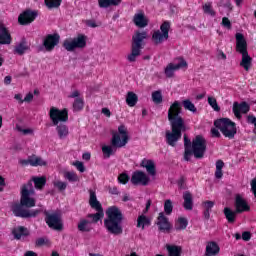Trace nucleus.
Instances as JSON below:
<instances>
[{"instance_id": "obj_1", "label": "nucleus", "mask_w": 256, "mask_h": 256, "mask_svg": "<svg viewBox=\"0 0 256 256\" xmlns=\"http://www.w3.org/2000/svg\"><path fill=\"white\" fill-rule=\"evenodd\" d=\"M181 115V102L174 101L168 109V121H170L172 131H166V143L175 147V143L181 139V131H185V121Z\"/></svg>"}, {"instance_id": "obj_2", "label": "nucleus", "mask_w": 256, "mask_h": 256, "mask_svg": "<svg viewBox=\"0 0 256 256\" xmlns=\"http://www.w3.org/2000/svg\"><path fill=\"white\" fill-rule=\"evenodd\" d=\"M32 195H35V190H33L32 184L29 182L22 187L20 204H14L12 206V212L16 217L29 219L41 213L40 210H30L31 207H35L36 203V200Z\"/></svg>"}, {"instance_id": "obj_3", "label": "nucleus", "mask_w": 256, "mask_h": 256, "mask_svg": "<svg viewBox=\"0 0 256 256\" xmlns=\"http://www.w3.org/2000/svg\"><path fill=\"white\" fill-rule=\"evenodd\" d=\"M129 143V133L127 127L121 125L118 127V132L112 134L111 145H105L102 147V153L105 159H109L111 155H115L117 148L125 147Z\"/></svg>"}, {"instance_id": "obj_4", "label": "nucleus", "mask_w": 256, "mask_h": 256, "mask_svg": "<svg viewBox=\"0 0 256 256\" xmlns=\"http://www.w3.org/2000/svg\"><path fill=\"white\" fill-rule=\"evenodd\" d=\"M106 217L104 227H106L108 233L123 235V212L118 207L111 206L106 211Z\"/></svg>"}, {"instance_id": "obj_5", "label": "nucleus", "mask_w": 256, "mask_h": 256, "mask_svg": "<svg viewBox=\"0 0 256 256\" xmlns=\"http://www.w3.org/2000/svg\"><path fill=\"white\" fill-rule=\"evenodd\" d=\"M149 37V34L146 31L135 32L132 36V45H131V53L127 56V60L130 63H134L137 61V57L141 55V49L145 47V39Z\"/></svg>"}, {"instance_id": "obj_6", "label": "nucleus", "mask_w": 256, "mask_h": 256, "mask_svg": "<svg viewBox=\"0 0 256 256\" xmlns=\"http://www.w3.org/2000/svg\"><path fill=\"white\" fill-rule=\"evenodd\" d=\"M214 125L221 131L224 137H227L228 139H235V135H237V126L235 122L228 118H221L216 120Z\"/></svg>"}, {"instance_id": "obj_7", "label": "nucleus", "mask_w": 256, "mask_h": 256, "mask_svg": "<svg viewBox=\"0 0 256 256\" xmlns=\"http://www.w3.org/2000/svg\"><path fill=\"white\" fill-rule=\"evenodd\" d=\"M205 151H207V140L202 135H197L192 140L191 155L196 159H203Z\"/></svg>"}, {"instance_id": "obj_8", "label": "nucleus", "mask_w": 256, "mask_h": 256, "mask_svg": "<svg viewBox=\"0 0 256 256\" xmlns=\"http://www.w3.org/2000/svg\"><path fill=\"white\" fill-rule=\"evenodd\" d=\"M63 47L66 51H74L75 49H85L87 47V36L79 34L75 38L64 40Z\"/></svg>"}, {"instance_id": "obj_9", "label": "nucleus", "mask_w": 256, "mask_h": 256, "mask_svg": "<svg viewBox=\"0 0 256 256\" xmlns=\"http://www.w3.org/2000/svg\"><path fill=\"white\" fill-rule=\"evenodd\" d=\"M49 118L53 125L67 123V121H69V110H67V108L60 110L59 108L52 106L49 111Z\"/></svg>"}, {"instance_id": "obj_10", "label": "nucleus", "mask_w": 256, "mask_h": 256, "mask_svg": "<svg viewBox=\"0 0 256 256\" xmlns=\"http://www.w3.org/2000/svg\"><path fill=\"white\" fill-rule=\"evenodd\" d=\"M169 29H171V24L164 22L160 26V30H156L152 34L153 43H155V45H161L163 41H167V39H169Z\"/></svg>"}, {"instance_id": "obj_11", "label": "nucleus", "mask_w": 256, "mask_h": 256, "mask_svg": "<svg viewBox=\"0 0 256 256\" xmlns=\"http://www.w3.org/2000/svg\"><path fill=\"white\" fill-rule=\"evenodd\" d=\"M89 205L92 209L97 211L95 214H90V217H94V221H100L103 217V206H101V202L97 200V194L93 190H90Z\"/></svg>"}, {"instance_id": "obj_12", "label": "nucleus", "mask_w": 256, "mask_h": 256, "mask_svg": "<svg viewBox=\"0 0 256 256\" xmlns=\"http://www.w3.org/2000/svg\"><path fill=\"white\" fill-rule=\"evenodd\" d=\"M187 68V61L183 58H177L174 60V63H169L165 68L166 77H173L175 75V71H179V69Z\"/></svg>"}, {"instance_id": "obj_13", "label": "nucleus", "mask_w": 256, "mask_h": 256, "mask_svg": "<svg viewBox=\"0 0 256 256\" xmlns=\"http://www.w3.org/2000/svg\"><path fill=\"white\" fill-rule=\"evenodd\" d=\"M99 220H95V217L88 214L85 218H81L78 222L77 229L81 233H89L93 230V223H98Z\"/></svg>"}, {"instance_id": "obj_14", "label": "nucleus", "mask_w": 256, "mask_h": 256, "mask_svg": "<svg viewBox=\"0 0 256 256\" xmlns=\"http://www.w3.org/2000/svg\"><path fill=\"white\" fill-rule=\"evenodd\" d=\"M45 215V221L50 229H54L55 231H61V229H63V223L61 222V216L59 214H49V212H46Z\"/></svg>"}, {"instance_id": "obj_15", "label": "nucleus", "mask_w": 256, "mask_h": 256, "mask_svg": "<svg viewBox=\"0 0 256 256\" xmlns=\"http://www.w3.org/2000/svg\"><path fill=\"white\" fill-rule=\"evenodd\" d=\"M38 15V12L35 10H26L18 16V23L20 25H31Z\"/></svg>"}, {"instance_id": "obj_16", "label": "nucleus", "mask_w": 256, "mask_h": 256, "mask_svg": "<svg viewBox=\"0 0 256 256\" xmlns=\"http://www.w3.org/2000/svg\"><path fill=\"white\" fill-rule=\"evenodd\" d=\"M150 178L143 171H135L131 177L132 185H149Z\"/></svg>"}, {"instance_id": "obj_17", "label": "nucleus", "mask_w": 256, "mask_h": 256, "mask_svg": "<svg viewBox=\"0 0 256 256\" xmlns=\"http://www.w3.org/2000/svg\"><path fill=\"white\" fill-rule=\"evenodd\" d=\"M11 43H13V37H11L9 28L3 22H0V45H11Z\"/></svg>"}, {"instance_id": "obj_18", "label": "nucleus", "mask_w": 256, "mask_h": 256, "mask_svg": "<svg viewBox=\"0 0 256 256\" xmlns=\"http://www.w3.org/2000/svg\"><path fill=\"white\" fill-rule=\"evenodd\" d=\"M59 39H61L59 34L47 35L43 43L46 51H53L56 45H59Z\"/></svg>"}, {"instance_id": "obj_19", "label": "nucleus", "mask_w": 256, "mask_h": 256, "mask_svg": "<svg viewBox=\"0 0 256 256\" xmlns=\"http://www.w3.org/2000/svg\"><path fill=\"white\" fill-rule=\"evenodd\" d=\"M250 107L247 102L237 103L234 102L233 104V113L237 119H241V113H249Z\"/></svg>"}, {"instance_id": "obj_20", "label": "nucleus", "mask_w": 256, "mask_h": 256, "mask_svg": "<svg viewBox=\"0 0 256 256\" xmlns=\"http://www.w3.org/2000/svg\"><path fill=\"white\" fill-rule=\"evenodd\" d=\"M236 41V51H238V53H241V55H246L247 53H249L247 52V41H245L243 34L237 33Z\"/></svg>"}, {"instance_id": "obj_21", "label": "nucleus", "mask_w": 256, "mask_h": 256, "mask_svg": "<svg viewBox=\"0 0 256 256\" xmlns=\"http://www.w3.org/2000/svg\"><path fill=\"white\" fill-rule=\"evenodd\" d=\"M157 225L160 231H169L171 229V223H169V218L165 217L163 212L159 213L157 218Z\"/></svg>"}, {"instance_id": "obj_22", "label": "nucleus", "mask_w": 256, "mask_h": 256, "mask_svg": "<svg viewBox=\"0 0 256 256\" xmlns=\"http://www.w3.org/2000/svg\"><path fill=\"white\" fill-rule=\"evenodd\" d=\"M221 251V248L219 247V244L215 241H210L206 245V256H217L219 255V252Z\"/></svg>"}, {"instance_id": "obj_23", "label": "nucleus", "mask_w": 256, "mask_h": 256, "mask_svg": "<svg viewBox=\"0 0 256 256\" xmlns=\"http://www.w3.org/2000/svg\"><path fill=\"white\" fill-rule=\"evenodd\" d=\"M236 213H245V211H250L251 207L247 205V201L241 196H236L235 200Z\"/></svg>"}, {"instance_id": "obj_24", "label": "nucleus", "mask_w": 256, "mask_h": 256, "mask_svg": "<svg viewBox=\"0 0 256 256\" xmlns=\"http://www.w3.org/2000/svg\"><path fill=\"white\" fill-rule=\"evenodd\" d=\"M12 234L14 235V239L21 240L25 239V237H29V229L24 226H18L13 229Z\"/></svg>"}, {"instance_id": "obj_25", "label": "nucleus", "mask_w": 256, "mask_h": 256, "mask_svg": "<svg viewBox=\"0 0 256 256\" xmlns=\"http://www.w3.org/2000/svg\"><path fill=\"white\" fill-rule=\"evenodd\" d=\"M133 22L136 27L140 28L147 27V25H149V20H147L144 13L135 14Z\"/></svg>"}, {"instance_id": "obj_26", "label": "nucleus", "mask_w": 256, "mask_h": 256, "mask_svg": "<svg viewBox=\"0 0 256 256\" xmlns=\"http://www.w3.org/2000/svg\"><path fill=\"white\" fill-rule=\"evenodd\" d=\"M140 165L146 169L148 175H152V177L156 175L157 171L153 160L143 159Z\"/></svg>"}, {"instance_id": "obj_27", "label": "nucleus", "mask_w": 256, "mask_h": 256, "mask_svg": "<svg viewBox=\"0 0 256 256\" xmlns=\"http://www.w3.org/2000/svg\"><path fill=\"white\" fill-rule=\"evenodd\" d=\"M183 207L186 211H193V194L191 192L186 191L183 193Z\"/></svg>"}, {"instance_id": "obj_28", "label": "nucleus", "mask_w": 256, "mask_h": 256, "mask_svg": "<svg viewBox=\"0 0 256 256\" xmlns=\"http://www.w3.org/2000/svg\"><path fill=\"white\" fill-rule=\"evenodd\" d=\"M59 139H67L69 137V127L63 123L54 125Z\"/></svg>"}, {"instance_id": "obj_29", "label": "nucleus", "mask_w": 256, "mask_h": 256, "mask_svg": "<svg viewBox=\"0 0 256 256\" xmlns=\"http://www.w3.org/2000/svg\"><path fill=\"white\" fill-rule=\"evenodd\" d=\"M27 51H29V44H27V41L25 40H22L14 47V55H25V52Z\"/></svg>"}, {"instance_id": "obj_30", "label": "nucleus", "mask_w": 256, "mask_h": 256, "mask_svg": "<svg viewBox=\"0 0 256 256\" xmlns=\"http://www.w3.org/2000/svg\"><path fill=\"white\" fill-rule=\"evenodd\" d=\"M166 250L168 252V256H181L183 253V248L181 246L166 244Z\"/></svg>"}, {"instance_id": "obj_31", "label": "nucleus", "mask_w": 256, "mask_h": 256, "mask_svg": "<svg viewBox=\"0 0 256 256\" xmlns=\"http://www.w3.org/2000/svg\"><path fill=\"white\" fill-rule=\"evenodd\" d=\"M193 144H191V140L187 137V134L184 135V147H185V152H184V159L185 161H190L191 160V147Z\"/></svg>"}, {"instance_id": "obj_32", "label": "nucleus", "mask_w": 256, "mask_h": 256, "mask_svg": "<svg viewBox=\"0 0 256 256\" xmlns=\"http://www.w3.org/2000/svg\"><path fill=\"white\" fill-rule=\"evenodd\" d=\"M253 61V58L249 56V53L242 54V60L240 62V67H243L245 71H249L251 69V63Z\"/></svg>"}, {"instance_id": "obj_33", "label": "nucleus", "mask_w": 256, "mask_h": 256, "mask_svg": "<svg viewBox=\"0 0 256 256\" xmlns=\"http://www.w3.org/2000/svg\"><path fill=\"white\" fill-rule=\"evenodd\" d=\"M29 162L32 167H43L47 165V162H45V160L35 155L29 156Z\"/></svg>"}, {"instance_id": "obj_34", "label": "nucleus", "mask_w": 256, "mask_h": 256, "mask_svg": "<svg viewBox=\"0 0 256 256\" xmlns=\"http://www.w3.org/2000/svg\"><path fill=\"white\" fill-rule=\"evenodd\" d=\"M139 101V97L134 92H128L126 95V103L128 107H135Z\"/></svg>"}, {"instance_id": "obj_35", "label": "nucleus", "mask_w": 256, "mask_h": 256, "mask_svg": "<svg viewBox=\"0 0 256 256\" xmlns=\"http://www.w3.org/2000/svg\"><path fill=\"white\" fill-rule=\"evenodd\" d=\"M187 225H189V221L185 217H179L175 223L176 231H183V229H187Z\"/></svg>"}, {"instance_id": "obj_36", "label": "nucleus", "mask_w": 256, "mask_h": 256, "mask_svg": "<svg viewBox=\"0 0 256 256\" xmlns=\"http://www.w3.org/2000/svg\"><path fill=\"white\" fill-rule=\"evenodd\" d=\"M237 213H239V212H237V210L233 211L229 207L224 208V215H225L228 223H233L235 221V219L237 217Z\"/></svg>"}, {"instance_id": "obj_37", "label": "nucleus", "mask_w": 256, "mask_h": 256, "mask_svg": "<svg viewBox=\"0 0 256 256\" xmlns=\"http://www.w3.org/2000/svg\"><path fill=\"white\" fill-rule=\"evenodd\" d=\"M202 205L204 208V217H205V219H209L211 210L215 206V202L208 200V201L203 202Z\"/></svg>"}, {"instance_id": "obj_38", "label": "nucleus", "mask_w": 256, "mask_h": 256, "mask_svg": "<svg viewBox=\"0 0 256 256\" xmlns=\"http://www.w3.org/2000/svg\"><path fill=\"white\" fill-rule=\"evenodd\" d=\"M121 0H98V5L102 9H107V7H111V5H119Z\"/></svg>"}, {"instance_id": "obj_39", "label": "nucleus", "mask_w": 256, "mask_h": 256, "mask_svg": "<svg viewBox=\"0 0 256 256\" xmlns=\"http://www.w3.org/2000/svg\"><path fill=\"white\" fill-rule=\"evenodd\" d=\"M223 167H225V162H223V160H217L215 171L216 179H221V177H223Z\"/></svg>"}, {"instance_id": "obj_40", "label": "nucleus", "mask_w": 256, "mask_h": 256, "mask_svg": "<svg viewBox=\"0 0 256 256\" xmlns=\"http://www.w3.org/2000/svg\"><path fill=\"white\" fill-rule=\"evenodd\" d=\"M145 225H151V221L147 216L145 215H140L137 219V227L145 229Z\"/></svg>"}, {"instance_id": "obj_41", "label": "nucleus", "mask_w": 256, "mask_h": 256, "mask_svg": "<svg viewBox=\"0 0 256 256\" xmlns=\"http://www.w3.org/2000/svg\"><path fill=\"white\" fill-rule=\"evenodd\" d=\"M33 182L35 184L36 189H43V187H45V183H47V178L35 177V178H33Z\"/></svg>"}, {"instance_id": "obj_42", "label": "nucleus", "mask_w": 256, "mask_h": 256, "mask_svg": "<svg viewBox=\"0 0 256 256\" xmlns=\"http://www.w3.org/2000/svg\"><path fill=\"white\" fill-rule=\"evenodd\" d=\"M152 101L156 105L163 103V94H161V90L152 92Z\"/></svg>"}, {"instance_id": "obj_43", "label": "nucleus", "mask_w": 256, "mask_h": 256, "mask_svg": "<svg viewBox=\"0 0 256 256\" xmlns=\"http://www.w3.org/2000/svg\"><path fill=\"white\" fill-rule=\"evenodd\" d=\"M182 105L184 109H186L187 111H191L192 113H197V107H195V104H193L191 100H184L182 102Z\"/></svg>"}, {"instance_id": "obj_44", "label": "nucleus", "mask_w": 256, "mask_h": 256, "mask_svg": "<svg viewBox=\"0 0 256 256\" xmlns=\"http://www.w3.org/2000/svg\"><path fill=\"white\" fill-rule=\"evenodd\" d=\"M64 177L70 182V183H77L79 181V176L75 172H65Z\"/></svg>"}, {"instance_id": "obj_45", "label": "nucleus", "mask_w": 256, "mask_h": 256, "mask_svg": "<svg viewBox=\"0 0 256 256\" xmlns=\"http://www.w3.org/2000/svg\"><path fill=\"white\" fill-rule=\"evenodd\" d=\"M44 1L48 9H55L61 6V1L63 0H44Z\"/></svg>"}, {"instance_id": "obj_46", "label": "nucleus", "mask_w": 256, "mask_h": 256, "mask_svg": "<svg viewBox=\"0 0 256 256\" xmlns=\"http://www.w3.org/2000/svg\"><path fill=\"white\" fill-rule=\"evenodd\" d=\"M204 13H206V15H211V17H215V11L213 10V6L211 5V3H206L203 5L202 7Z\"/></svg>"}, {"instance_id": "obj_47", "label": "nucleus", "mask_w": 256, "mask_h": 256, "mask_svg": "<svg viewBox=\"0 0 256 256\" xmlns=\"http://www.w3.org/2000/svg\"><path fill=\"white\" fill-rule=\"evenodd\" d=\"M84 107L83 98H76L73 103L74 111H81Z\"/></svg>"}, {"instance_id": "obj_48", "label": "nucleus", "mask_w": 256, "mask_h": 256, "mask_svg": "<svg viewBox=\"0 0 256 256\" xmlns=\"http://www.w3.org/2000/svg\"><path fill=\"white\" fill-rule=\"evenodd\" d=\"M164 211L166 215L173 213V202L171 200L168 199L164 202Z\"/></svg>"}, {"instance_id": "obj_49", "label": "nucleus", "mask_w": 256, "mask_h": 256, "mask_svg": "<svg viewBox=\"0 0 256 256\" xmlns=\"http://www.w3.org/2000/svg\"><path fill=\"white\" fill-rule=\"evenodd\" d=\"M208 104L210 105V107H212V109H214V111H221V108L217 104V99H215V97L209 96Z\"/></svg>"}, {"instance_id": "obj_50", "label": "nucleus", "mask_w": 256, "mask_h": 256, "mask_svg": "<svg viewBox=\"0 0 256 256\" xmlns=\"http://www.w3.org/2000/svg\"><path fill=\"white\" fill-rule=\"evenodd\" d=\"M119 183H122V185H127L129 183V175L126 173H122L118 176Z\"/></svg>"}, {"instance_id": "obj_51", "label": "nucleus", "mask_w": 256, "mask_h": 256, "mask_svg": "<svg viewBox=\"0 0 256 256\" xmlns=\"http://www.w3.org/2000/svg\"><path fill=\"white\" fill-rule=\"evenodd\" d=\"M54 187H57V189H59V191H65V189H67V182L56 181L54 183Z\"/></svg>"}, {"instance_id": "obj_52", "label": "nucleus", "mask_w": 256, "mask_h": 256, "mask_svg": "<svg viewBox=\"0 0 256 256\" xmlns=\"http://www.w3.org/2000/svg\"><path fill=\"white\" fill-rule=\"evenodd\" d=\"M47 243H49V240H47V238H38L36 239L35 245L36 247H43V245H47Z\"/></svg>"}, {"instance_id": "obj_53", "label": "nucleus", "mask_w": 256, "mask_h": 256, "mask_svg": "<svg viewBox=\"0 0 256 256\" xmlns=\"http://www.w3.org/2000/svg\"><path fill=\"white\" fill-rule=\"evenodd\" d=\"M73 165H75L76 169L80 171V173H85V166L83 165V162L76 161Z\"/></svg>"}, {"instance_id": "obj_54", "label": "nucleus", "mask_w": 256, "mask_h": 256, "mask_svg": "<svg viewBox=\"0 0 256 256\" xmlns=\"http://www.w3.org/2000/svg\"><path fill=\"white\" fill-rule=\"evenodd\" d=\"M222 25L223 27H226V29H231V20L227 17L222 18Z\"/></svg>"}, {"instance_id": "obj_55", "label": "nucleus", "mask_w": 256, "mask_h": 256, "mask_svg": "<svg viewBox=\"0 0 256 256\" xmlns=\"http://www.w3.org/2000/svg\"><path fill=\"white\" fill-rule=\"evenodd\" d=\"M251 185V191L256 199V178H253L252 181L250 182Z\"/></svg>"}, {"instance_id": "obj_56", "label": "nucleus", "mask_w": 256, "mask_h": 256, "mask_svg": "<svg viewBox=\"0 0 256 256\" xmlns=\"http://www.w3.org/2000/svg\"><path fill=\"white\" fill-rule=\"evenodd\" d=\"M247 123H250L251 125H254L256 127V117L254 115H248L247 116Z\"/></svg>"}, {"instance_id": "obj_57", "label": "nucleus", "mask_w": 256, "mask_h": 256, "mask_svg": "<svg viewBox=\"0 0 256 256\" xmlns=\"http://www.w3.org/2000/svg\"><path fill=\"white\" fill-rule=\"evenodd\" d=\"M243 241H250L251 240V232L245 231L242 233Z\"/></svg>"}, {"instance_id": "obj_58", "label": "nucleus", "mask_w": 256, "mask_h": 256, "mask_svg": "<svg viewBox=\"0 0 256 256\" xmlns=\"http://www.w3.org/2000/svg\"><path fill=\"white\" fill-rule=\"evenodd\" d=\"M31 101H33V94L32 93H28L25 98H24V102L25 103H31Z\"/></svg>"}, {"instance_id": "obj_59", "label": "nucleus", "mask_w": 256, "mask_h": 256, "mask_svg": "<svg viewBox=\"0 0 256 256\" xmlns=\"http://www.w3.org/2000/svg\"><path fill=\"white\" fill-rule=\"evenodd\" d=\"M212 137H221V133H219V130L216 128L211 129Z\"/></svg>"}, {"instance_id": "obj_60", "label": "nucleus", "mask_w": 256, "mask_h": 256, "mask_svg": "<svg viewBox=\"0 0 256 256\" xmlns=\"http://www.w3.org/2000/svg\"><path fill=\"white\" fill-rule=\"evenodd\" d=\"M79 95H80V93H79V90H76V91H74V92H72L70 95H69V97L71 98V99H78L79 98Z\"/></svg>"}, {"instance_id": "obj_61", "label": "nucleus", "mask_w": 256, "mask_h": 256, "mask_svg": "<svg viewBox=\"0 0 256 256\" xmlns=\"http://www.w3.org/2000/svg\"><path fill=\"white\" fill-rule=\"evenodd\" d=\"M102 113L103 115H105L106 117H111V111L108 108H103L102 109Z\"/></svg>"}, {"instance_id": "obj_62", "label": "nucleus", "mask_w": 256, "mask_h": 256, "mask_svg": "<svg viewBox=\"0 0 256 256\" xmlns=\"http://www.w3.org/2000/svg\"><path fill=\"white\" fill-rule=\"evenodd\" d=\"M3 187H5V179L0 176V191H3Z\"/></svg>"}, {"instance_id": "obj_63", "label": "nucleus", "mask_w": 256, "mask_h": 256, "mask_svg": "<svg viewBox=\"0 0 256 256\" xmlns=\"http://www.w3.org/2000/svg\"><path fill=\"white\" fill-rule=\"evenodd\" d=\"M19 163H20L21 165H24V166H26V165H31V162L29 161V157H28L27 160H20Z\"/></svg>"}, {"instance_id": "obj_64", "label": "nucleus", "mask_w": 256, "mask_h": 256, "mask_svg": "<svg viewBox=\"0 0 256 256\" xmlns=\"http://www.w3.org/2000/svg\"><path fill=\"white\" fill-rule=\"evenodd\" d=\"M11 76H6L5 78H4V83H5V85H11Z\"/></svg>"}]
</instances>
